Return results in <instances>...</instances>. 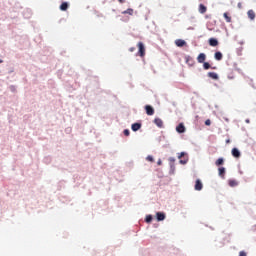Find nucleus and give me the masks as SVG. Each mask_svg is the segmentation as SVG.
Instances as JSON below:
<instances>
[{"label":"nucleus","mask_w":256,"mask_h":256,"mask_svg":"<svg viewBox=\"0 0 256 256\" xmlns=\"http://www.w3.org/2000/svg\"><path fill=\"white\" fill-rule=\"evenodd\" d=\"M138 56L139 57H145V44L143 42H138Z\"/></svg>","instance_id":"f257e3e1"},{"label":"nucleus","mask_w":256,"mask_h":256,"mask_svg":"<svg viewBox=\"0 0 256 256\" xmlns=\"http://www.w3.org/2000/svg\"><path fill=\"white\" fill-rule=\"evenodd\" d=\"M195 191H201L203 189V183L197 179L194 186Z\"/></svg>","instance_id":"f03ea898"},{"label":"nucleus","mask_w":256,"mask_h":256,"mask_svg":"<svg viewBox=\"0 0 256 256\" xmlns=\"http://www.w3.org/2000/svg\"><path fill=\"white\" fill-rule=\"evenodd\" d=\"M206 59H207V55H205V53H200L197 57L198 63H205Z\"/></svg>","instance_id":"7ed1b4c3"},{"label":"nucleus","mask_w":256,"mask_h":256,"mask_svg":"<svg viewBox=\"0 0 256 256\" xmlns=\"http://www.w3.org/2000/svg\"><path fill=\"white\" fill-rule=\"evenodd\" d=\"M175 45L177 47H185V45H187V42H185V40L182 39H177L175 40Z\"/></svg>","instance_id":"20e7f679"},{"label":"nucleus","mask_w":256,"mask_h":256,"mask_svg":"<svg viewBox=\"0 0 256 256\" xmlns=\"http://www.w3.org/2000/svg\"><path fill=\"white\" fill-rule=\"evenodd\" d=\"M147 115H155V109H153L150 105L145 106Z\"/></svg>","instance_id":"39448f33"},{"label":"nucleus","mask_w":256,"mask_h":256,"mask_svg":"<svg viewBox=\"0 0 256 256\" xmlns=\"http://www.w3.org/2000/svg\"><path fill=\"white\" fill-rule=\"evenodd\" d=\"M219 45V41L215 38H210L209 39V46L210 47H217Z\"/></svg>","instance_id":"423d86ee"},{"label":"nucleus","mask_w":256,"mask_h":256,"mask_svg":"<svg viewBox=\"0 0 256 256\" xmlns=\"http://www.w3.org/2000/svg\"><path fill=\"white\" fill-rule=\"evenodd\" d=\"M156 219H157V221H165V213L157 212L156 213Z\"/></svg>","instance_id":"0eeeda50"},{"label":"nucleus","mask_w":256,"mask_h":256,"mask_svg":"<svg viewBox=\"0 0 256 256\" xmlns=\"http://www.w3.org/2000/svg\"><path fill=\"white\" fill-rule=\"evenodd\" d=\"M154 123L155 125H157V127H159L160 129H163V120L161 118L154 119Z\"/></svg>","instance_id":"6e6552de"},{"label":"nucleus","mask_w":256,"mask_h":256,"mask_svg":"<svg viewBox=\"0 0 256 256\" xmlns=\"http://www.w3.org/2000/svg\"><path fill=\"white\" fill-rule=\"evenodd\" d=\"M176 131H177V133H185V125H183V123H180V124L176 127Z\"/></svg>","instance_id":"1a4fd4ad"},{"label":"nucleus","mask_w":256,"mask_h":256,"mask_svg":"<svg viewBox=\"0 0 256 256\" xmlns=\"http://www.w3.org/2000/svg\"><path fill=\"white\" fill-rule=\"evenodd\" d=\"M232 155H233V157H236V159H239V157H241V152H239V149L233 148Z\"/></svg>","instance_id":"9d476101"},{"label":"nucleus","mask_w":256,"mask_h":256,"mask_svg":"<svg viewBox=\"0 0 256 256\" xmlns=\"http://www.w3.org/2000/svg\"><path fill=\"white\" fill-rule=\"evenodd\" d=\"M199 13H201L202 15L207 13V6L200 4L199 8H198Z\"/></svg>","instance_id":"9b49d317"},{"label":"nucleus","mask_w":256,"mask_h":256,"mask_svg":"<svg viewBox=\"0 0 256 256\" xmlns=\"http://www.w3.org/2000/svg\"><path fill=\"white\" fill-rule=\"evenodd\" d=\"M68 9H69V3H67V2H63L60 5V11H67Z\"/></svg>","instance_id":"f8f14e48"},{"label":"nucleus","mask_w":256,"mask_h":256,"mask_svg":"<svg viewBox=\"0 0 256 256\" xmlns=\"http://www.w3.org/2000/svg\"><path fill=\"white\" fill-rule=\"evenodd\" d=\"M208 77H210V79H214L215 81H217V79H219V75L215 72H209Z\"/></svg>","instance_id":"ddd939ff"},{"label":"nucleus","mask_w":256,"mask_h":256,"mask_svg":"<svg viewBox=\"0 0 256 256\" xmlns=\"http://www.w3.org/2000/svg\"><path fill=\"white\" fill-rule=\"evenodd\" d=\"M247 15H248L249 19H251V21H253L256 17L255 11H253V10H249L247 12Z\"/></svg>","instance_id":"4468645a"},{"label":"nucleus","mask_w":256,"mask_h":256,"mask_svg":"<svg viewBox=\"0 0 256 256\" xmlns=\"http://www.w3.org/2000/svg\"><path fill=\"white\" fill-rule=\"evenodd\" d=\"M214 58L216 59V61H221V59H223V54L221 52H216L214 54Z\"/></svg>","instance_id":"2eb2a0df"},{"label":"nucleus","mask_w":256,"mask_h":256,"mask_svg":"<svg viewBox=\"0 0 256 256\" xmlns=\"http://www.w3.org/2000/svg\"><path fill=\"white\" fill-rule=\"evenodd\" d=\"M141 129V123L132 124V131H139Z\"/></svg>","instance_id":"dca6fc26"},{"label":"nucleus","mask_w":256,"mask_h":256,"mask_svg":"<svg viewBox=\"0 0 256 256\" xmlns=\"http://www.w3.org/2000/svg\"><path fill=\"white\" fill-rule=\"evenodd\" d=\"M223 163H225V160L223 158H219L218 160H216L215 165L219 167L223 165Z\"/></svg>","instance_id":"f3484780"},{"label":"nucleus","mask_w":256,"mask_h":256,"mask_svg":"<svg viewBox=\"0 0 256 256\" xmlns=\"http://www.w3.org/2000/svg\"><path fill=\"white\" fill-rule=\"evenodd\" d=\"M122 15H133V9L128 8L126 11L122 12Z\"/></svg>","instance_id":"a211bd4d"},{"label":"nucleus","mask_w":256,"mask_h":256,"mask_svg":"<svg viewBox=\"0 0 256 256\" xmlns=\"http://www.w3.org/2000/svg\"><path fill=\"white\" fill-rule=\"evenodd\" d=\"M228 185H230V187H237L239 183H237L236 180H229Z\"/></svg>","instance_id":"6ab92c4d"},{"label":"nucleus","mask_w":256,"mask_h":256,"mask_svg":"<svg viewBox=\"0 0 256 256\" xmlns=\"http://www.w3.org/2000/svg\"><path fill=\"white\" fill-rule=\"evenodd\" d=\"M220 177H225V167H220L218 169Z\"/></svg>","instance_id":"aec40b11"},{"label":"nucleus","mask_w":256,"mask_h":256,"mask_svg":"<svg viewBox=\"0 0 256 256\" xmlns=\"http://www.w3.org/2000/svg\"><path fill=\"white\" fill-rule=\"evenodd\" d=\"M224 18L226 19V23H231V16H229V13H224L223 14Z\"/></svg>","instance_id":"412c9836"},{"label":"nucleus","mask_w":256,"mask_h":256,"mask_svg":"<svg viewBox=\"0 0 256 256\" xmlns=\"http://www.w3.org/2000/svg\"><path fill=\"white\" fill-rule=\"evenodd\" d=\"M186 63H188V65H193L194 61L191 56L186 57Z\"/></svg>","instance_id":"4be33fe9"},{"label":"nucleus","mask_w":256,"mask_h":256,"mask_svg":"<svg viewBox=\"0 0 256 256\" xmlns=\"http://www.w3.org/2000/svg\"><path fill=\"white\" fill-rule=\"evenodd\" d=\"M203 68H204L205 70L211 69V64H209V62H203Z\"/></svg>","instance_id":"5701e85b"},{"label":"nucleus","mask_w":256,"mask_h":256,"mask_svg":"<svg viewBox=\"0 0 256 256\" xmlns=\"http://www.w3.org/2000/svg\"><path fill=\"white\" fill-rule=\"evenodd\" d=\"M146 223H151L153 221V216L152 215H147L145 218Z\"/></svg>","instance_id":"b1692460"},{"label":"nucleus","mask_w":256,"mask_h":256,"mask_svg":"<svg viewBox=\"0 0 256 256\" xmlns=\"http://www.w3.org/2000/svg\"><path fill=\"white\" fill-rule=\"evenodd\" d=\"M146 160L149 161L150 163H154L155 162V159L151 155L147 156Z\"/></svg>","instance_id":"393cba45"},{"label":"nucleus","mask_w":256,"mask_h":256,"mask_svg":"<svg viewBox=\"0 0 256 256\" xmlns=\"http://www.w3.org/2000/svg\"><path fill=\"white\" fill-rule=\"evenodd\" d=\"M124 135H125L126 137H129V135H130L129 129H125V130H124Z\"/></svg>","instance_id":"a878e982"},{"label":"nucleus","mask_w":256,"mask_h":256,"mask_svg":"<svg viewBox=\"0 0 256 256\" xmlns=\"http://www.w3.org/2000/svg\"><path fill=\"white\" fill-rule=\"evenodd\" d=\"M239 256H247V253L245 251H240Z\"/></svg>","instance_id":"bb28decb"},{"label":"nucleus","mask_w":256,"mask_h":256,"mask_svg":"<svg viewBox=\"0 0 256 256\" xmlns=\"http://www.w3.org/2000/svg\"><path fill=\"white\" fill-rule=\"evenodd\" d=\"M182 157H185V152H181L178 156L179 159H181Z\"/></svg>","instance_id":"cd10ccee"},{"label":"nucleus","mask_w":256,"mask_h":256,"mask_svg":"<svg viewBox=\"0 0 256 256\" xmlns=\"http://www.w3.org/2000/svg\"><path fill=\"white\" fill-rule=\"evenodd\" d=\"M205 125H207V126L209 127V125H211V120H209V119L206 120V121H205Z\"/></svg>","instance_id":"c85d7f7f"},{"label":"nucleus","mask_w":256,"mask_h":256,"mask_svg":"<svg viewBox=\"0 0 256 256\" xmlns=\"http://www.w3.org/2000/svg\"><path fill=\"white\" fill-rule=\"evenodd\" d=\"M157 165H159V166L163 165V161H161V159H159V160L157 161Z\"/></svg>","instance_id":"c756f323"},{"label":"nucleus","mask_w":256,"mask_h":256,"mask_svg":"<svg viewBox=\"0 0 256 256\" xmlns=\"http://www.w3.org/2000/svg\"><path fill=\"white\" fill-rule=\"evenodd\" d=\"M129 51H130V53H133V51H135V47L129 48Z\"/></svg>","instance_id":"7c9ffc66"},{"label":"nucleus","mask_w":256,"mask_h":256,"mask_svg":"<svg viewBox=\"0 0 256 256\" xmlns=\"http://www.w3.org/2000/svg\"><path fill=\"white\" fill-rule=\"evenodd\" d=\"M180 163H181L182 165H185V163H187V161H185V160H180Z\"/></svg>","instance_id":"2f4dec72"},{"label":"nucleus","mask_w":256,"mask_h":256,"mask_svg":"<svg viewBox=\"0 0 256 256\" xmlns=\"http://www.w3.org/2000/svg\"><path fill=\"white\" fill-rule=\"evenodd\" d=\"M169 161H171L172 163H175V158H169Z\"/></svg>","instance_id":"473e14b6"},{"label":"nucleus","mask_w":256,"mask_h":256,"mask_svg":"<svg viewBox=\"0 0 256 256\" xmlns=\"http://www.w3.org/2000/svg\"><path fill=\"white\" fill-rule=\"evenodd\" d=\"M119 3H125V0H118Z\"/></svg>","instance_id":"72a5a7b5"},{"label":"nucleus","mask_w":256,"mask_h":256,"mask_svg":"<svg viewBox=\"0 0 256 256\" xmlns=\"http://www.w3.org/2000/svg\"><path fill=\"white\" fill-rule=\"evenodd\" d=\"M238 7H239V9H241V3H238Z\"/></svg>","instance_id":"f704fd0d"},{"label":"nucleus","mask_w":256,"mask_h":256,"mask_svg":"<svg viewBox=\"0 0 256 256\" xmlns=\"http://www.w3.org/2000/svg\"><path fill=\"white\" fill-rule=\"evenodd\" d=\"M228 79H233V76H228Z\"/></svg>","instance_id":"c9c22d12"},{"label":"nucleus","mask_w":256,"mask_h":256,"mask_svg":"<svg viewBox=\"0 0 256 256\" xmlns=\"http://www.w3.org/2000/svg\"><path fill=\"white\" fill-rule=\"evenodd\" d=\"M0 63H3V60L0 59Z\"/></svg>","instance_id":"e433bc0d"},{"label":"nucleus","mask_w":256,"mask_h":256,"mask_svg":"<svg viewBox=\"0 0 256 256\" xmlns=\"http://www.w3.org/2000/svg\"><path fill=\"white\" fill-rule=\"evenodd\" d=\"M212 69H217L216 67H212Z\"/></svg>","instance_id":"4c0bfd02"}]
</instances>
